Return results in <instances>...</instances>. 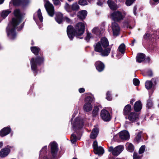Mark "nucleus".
<instances>
[{
	"mask_svg": "<svg viewBox=\"0 0 159 159\" xmlns=\"http://www.w3.org/2000/svg\"><path fill=\"white\" fill-rule=\"evenodd\" d=\"M15 18L12 19V22L10 23L7 28V36L11 39H14L16 35L15 31L16 26L20 22L22 18V14L19 9H16L14 11Z\"/></svg>",
	"mask_w": 159,
	"mask_h": 159,
	"instance_id": "f257e3e1",
	"label": "nucleus"
},
{
	"mask_svg": "<svg viewBox=\"0 0 159 159\" xmlns=\"http://www.w3.org/2000/svg\"><path fill=\"white\" fill-rule=\"evenodd\" d=\"M131 110V106L128 104L126 105L124 108L123 111V114L125 115H128L130 113Z\"/></svg>",
	"mask_w": 159,
	"mask_h": 159,
	"instance_id": "bb28decb",
	"label": "nucleus"
},
{
	"mask_svg": "<svg viewBox=\"0 0 159 159\" xmlns=\"http://www.w3.org/2000/svg\"><path fill=\"white\" fill-rule=\"evenodd\" d=\"M134 0H126L125 4L127 6H130L134 2Z\"/></svg>",
	"mask_w": 159,
	"mask_h": 159,
	"instance_id": "de8ad7c7",
	"label": "nucleus"
},
{
	"mask_svg": "<svg viewBox=\"0 0 159 159\" xmlns=\"http://www.w3.org/2000/svg\"><path fill=\"white\" fill-rule=\"evenodd\" d=\"M124 147L122 145H119L114 148L112 146L108 148V151L111 152L113 155L117 156L123 151Z\"/></svg>",
	"mask_w": 159,
	"mask_h": 159,
	"instance_id": "423d86ee",
	"label": "nucleus"
},
{
	"mask_svg": "<svg viewBox=\"0 0 159 159\" xmlns=\"http://www.w3.org/2000/svg\"><path fill=\"white\" fill-rule=\"evenodd\" d=\"M95 65L97 70L99 72L103 71L105 67L104 64L100 61H96L95 63Z\"/></svg>",
	"mask_w": 159,
	"mask_h": 159,
	"instance_id": "dca6fc26",
	"label": "nucleus"
},
{
	"mask_svg": "<svg viewBox=\"0 0 159 159\" xmlns=\"http://www.w3.org/2000/svg\"><path fill=\"white\" fill-rule=\"evenodd\" d=\"M125 123H126V124H129V123H130V122H128V121H126L125 122Z\"/></svg>",
	"mask_w": 159,
	"mask_h": 159,
	"instance_id": "774afa93",
	"label": "nucleus"
},
{
	"mask_svg": "<svg viewBox=\"0 0 159 159\" xmlns=\"http://www.w3.org/2000/svg\"><path fill=\"white\" fill-rule=\"evenodd\" d=\"M85 25L84 23L79 22L76 24L74 29L72 26L69 25L67 28V33L70 40H72L75 35L82 39L83 37L81 36L84 33Z\"/></svg>",
	"mask_w": 159,
	"mask_h": 159,
	"instance_id": "f03ea898",
	"label": "nucleus"
},
{
	"mask_svg": "<svg viewBox=\"0 0 159 159\" xmlns=\"http://www.w3.org/2000/svg\"><path fill=\"white\" fill-rule=\"evenodd\" d=\"M153 103L152 101L150 99L148 100L147 107L148 108H150L152 107Z\"/></svg>",
	"mask_w": 159,
	"mask_h": 159,
	"instance_id": "79ce46f5",
	"label": "nucleus"
},
{
	"mask_svg": "<svg viewBox=\"0 0 159 159\" xmlns=\"http://www.w3.org/2000/svg\"><path fill=\"white\" fill-rule=\"evenodd\" d=\"M106 99L108 101H111L112 100V98L111 95V92L108 91L106 93Z\"/></svg>",
	"mask_w": 159,
	"mask_h": 159,
	"instance_id": "58836bf2",
	"label": "nucleus"
},
{
	"mask_svg": "<svg viewBox=\"0 0 159 159\" xmlns=\"http://www.w3.org/2000/svg\"><path fill=\"white\" fill-rule=\"evenodd\" d=\"M85 103L84 106V110L87 112L91 111L93 108L91 102L93 101V98L90 96L87 97L85 100Z\"/></svg>",
	"mask_w": 159,
	"mask_h": 159,
	"instance_id": "6e6552de",
	"label": "nucleus"
},
{
	"mask_svg": "<svg viewBox=\"0 0 159 159\" xmlns=\"http://www.w3.org/2000/svg\"><path fill=\"white\" fill-rule=\"evenodd\" d=\"M38 16L41 22H42L43 20V17L42 15V13L40 9H39L37 11Z\"/></svg>",
	"mask_w": 159,
	"mask_h": 159,
	"instance_id": "e433bc0d",
	"label": "nucleus"
},
{
	"mask_svg": "<svg viewBox=\"0 0 159 159\" xmlns=\"http://www.w3.org/2000/svg\"><path fill=\"white\" fill-rule=\"evenodd\" d=\"M111 29L114 36L119 35L120 32V28L116 22L111 23Z\"/></svg>",
	"mask_w": 159,
	"mask_h": 159,
	"instance_id": "f8f14e48",
	"label": "nucleus"
},
{
	"mask_svg": "<svg viewBox=\"0 0 159 159\" xmlns=\"http://www.w3.org/2000/svg\"><path fill=\"white\" fill-rule=\"evenodd\" d=\"M51 148V152L52 157H44L43 158H41V154L43 151H46L47 149V146H44L40 152V159H54L56 156L58 149L57 144L54 142L50 143V144Z\"/></svg>",
	"mask_w": 159,
	"mask_h": 159,
	"instance_id": "20e7f679",
	"label": "nucleus"
},
{
	"mask_svg": "<svg viewBox=\"0 0 159 159\" xmlns=\"http://www.w3.org/2000/svg\"><path fill=\"white\" fill-rule=\"evenodd\" d=\"M100 42L104 48H107L109 45L108 40L105 37L102 38Z\"/></svg>",
	"mask_w": 159,
	"mask_h": 159,
	"instance_id": "a878e982",
	"label": "nucleus"
},
{
	"mask_svg": "<svg viewBox=\"0 0 159 159\" xmlns=\"http://www.w3.org/2000/svg\"><path fill=\"white\" fill-rule=\"evenodd\" d=\"M157 79L156 78L152 79L151 81H147L145 84V86L146 88L148 89H150L152 86V82H153L155 84H156V80Z\"/></svg>",
	"mask_w": 159,
	"mask_h": 159,
	"instance_id": "f3484780",
	"label": "nucleus"
},
{
	"mask_svg": "<svg viewBox=\"0 0 159 159\" xmlns=\"http://www.w3.org/2000/svg\"><path fill=\"white\" fill-rule=\"evenodd\" d=\"M98 129L97 127H95L93 129L90 135V138L91 139H94L96 138L98 134Z\"/></svg>",
	"mask_w": 159,
	"mask_h": 159,
	"instance_id": "4be33fe9",
	"label": "nucleus"
},
{
	"mask_svg": "<svg viewBox=\"0 0 159 159\" xmlns=\"http://www.w3.org/2000/svg\"><path fill=\"white\" fill-rule=\"evenodd\" d=\"M147 75L150 76H152L153 75V74L152 71L150 70H148L147 73Z\"/></svg>",
	"mask_w": 159,
	"mask_h": 159,
	"instance_id": "864d4df0",
	"label": "nucleus"
},
{
	"mask_svg": "<svg viewBox=\"0 0 159 159\" xmlns=\"http://www.w3.org/2000/svg\"><path fill=\"white\" fill-rule=\"evenodd\" d=\"M91 37V34L90 33L87 32V35L85 38V39L87 41H89Z\"/></svg>",
	"mask_w": 159,
	"mask_h": 159,
	"instance_id": "49530a36",
	"label": "nucleus"
},
{
	"mask_svg": "<svg viewBox=\"0 0 159 159\" xmlns=\"http://www.w3.org/2000/svg\"><path fill=\"white\" fill-rule=\"evenodd\" d=\"M150 35L148 32H146L143 36V38L144 39L148 40L149 39Z\"/></svg>",
	"mask_w": 159,
	"mask_h": 159,
	"instance_id": "c03bdc74",
	"label": "nucleus"
},
{
	"mask_svg": "<svg viewBox=\"0 0 159 159\" xmlns=\"http://www.w3.org/2000/svg\"><path fill=\"white\" fill-rule=\"evenodd\" d=\"M135 101V99H132L130 100V102L131 104H133V102Z\"/></svg>",
	"mask_w": 159,
	"mask_h": 159,
	"instance_id": "bf43d9fd",
	"label": "nucleus"
},
{
	"mask_svg": "<svg viewBox=\"0 0 159 159\" xmlns=\"http://www.w3.org/2000/svg\"><path fill=\"white\" fill-rule=\"evenodd\" d=\"M79 3L81 5L84 6L88 4V2L86 0H80Z\"/></svg>",
	"mask_w": 159,
	"mask_h": 159,
	"instance_id": "a19ab883",
	"label": "nucleus"
},
{
	"mask_svg": "<svg viewBox=\"0 0 159 159\" xmlns=\"http://www.w3.org/2000/svg\"><path fill=\"white\" fill-rule=\"evenodd\" d=\"M139 118V114L134 112H130L125 117L126 119H128L132 122L137 121Z\"/></svg>",
	"mask_w": 159,
	"mask_h": 159,
	"instance_id": "1a4fd4ad",
	"label": "nucleus"
},
{
	"mask_svg": "<svg viewBox=\"0 0 159 159\" xmlns=\"http://www.w3.org/2000/svg\"><path fill=\"white\" fill-rule=\"evenodd\" d=\"M142 106L141 102L140 101L136 102L134 105V110L136 111H139L141 110Z\"/></svg>",
	"mask_w": 159,
	"mask_h": 159,
	"instance_id": "412c9836",
	"label": "nucleus"
},
{
	"mask_svg": "<svg viewBox=\"0 0 159 159\" xmlns=\"http://www.w3.org/2000/svg\"><path fill=\"white\" fill-rule=\"evenodd\" d=\"M29 3V0H15L13 3L16 6H25Z\"/></svg>",
	"mask_w": 159,
	"mask_h": 159,
	"instance_id": "2eb2a0df",
	"label": "nucleus"
},
{
	"mask_svg": "<svg viewBox=\"0 0 159 159\" xmlns=\"http://www.w3.org/2000/svg\"><path fill=\"white\" fill-rule=\"evenodd\" d=\"M44 2V7L48 15L51 16H53L54 12L53 5L49 2L48 0H45Z\"/></svg>",
	"mask_w": 159,
	"mask_h": 159,
	"instance_id": "0eeeda50",
	"label": "nucleus"
},
{
	"mask_svg": "<svg viewBox=\"0 0 159 159\" xmlns=\"http://www.w3.org/2000/svg\"><path fill=\"white\" fill-rule=\"evenodd\" d=\"M98 108L97 106H95L92 112V114L93 116H96L98 115Z\"/></svg>",
	"mask_w": 159,
	"mask_h": 159,
	"instance_id": "c9c22d12",
	"label": "nucleus"
},
{
	"mask_svg": "<svg viewBox=\"0 0 159 159\" xmlns=\"http://www.w3.org/2000/svg\"><path fill=\"white\" fill-rule=\"evenodd\" d=\"M10 150L8 148H3L0 152V156L3 157L7 156L9 153Z\"/></svg>",
	"mask_w": 159,
	"mask_h": 159,
	"instance_id": "393cba45",
	"label": "nucleus"
},
{
	"mask_svg": "<svg viewBox=\"0 0 159 159\" xmlns=\"http://www.w3.org/2000/svg\"><path fill=\"white\" fill-rule=\"evenodd\" d=\"M63 21H65L68 23H71L72 22L71 20L67 16H65L64 17Z\"/></svg>",
	"mask_w": 159,
	"mask_h": 159,
	"instance_id": "37998d69",
	"label": "nucleus"
},
{
	"mask_svg": "<svg viewBox=\"0 0 159 159\" xmlns=\"http://www.w3.org/2000/svg\"><path fill=\"white\" fill-rule=\"evenodd\" d=\"M103 1H98L97 2V4L100 6H101L102 5H103Z\"/></svg>",
	"mask_w": 159,
	"mask_h": 159,
	"instance_id": "6e6d98bb",
	"label": "nucleus"
},
{
	"mask_svg": "<svg viewBox=\"0 0 159 159\" xmlns=\"http://www.w3.org/2000/svg\"><path fill=\"white\" fill-rule=\"evenodd\" d=\"M4 0H0V4H2L4 2Z\"/></svg>",
	"mask_w": 159,
	"mask_h": 159,
	"instance_id": "680f3d73",
	"label": "nucleus"
},
{
	"mask_svg": "<svg viewBox=\"0 0 159 159\" xmlns=\"http://www.w3.org/2000/svg\"><path fill=\"white\" fill-rule=\"evenodd\" d=\"M94 150L95 153L99 155H102L104 152L103 148L101 147H98Z\"/></svg>",
	"mask_w": 159,
	"mask_h": 159,
	"instance_id": "c756f323",
	"label": "nucleus"
},
{
	"mask_svg": "<svg viewBox=\"0 0 159 159\" xmlns=\"http://www.w3.org/2000/svg\"><path fill=\"white\" fill-rule=\"evenodd\" d=\"M44 59L43 57L38 56L35 58H32L30 60L31 69L35 75H36L38 70L37 66L40 65L43 62Z\"/></svg>",
	"mask_w": 159,
	"mask_h": 159,
	"instance_id": "7ed1b4c3",
	"label": "nucleus"
},
{
	"mask_svg": "<svg viewBox=\"0 0 159 159\" xmlns=\"http://www.w3.org/2000/svg\"><path fill=\"white\" fill-rule=\"evenodd\" d=\"M111 19L114 22H120L124 19L125 15L119 11H114L111 14Z\"/></svg>",
	"mask_w": 159,
	"mask_h": 159,
	"instance_id": "39448f33",
	"label": "nucleus"
},
{
	"mask_svg": "<svg viewBox=\"0 0 159 159\" xmlns=\"http://www.w3.org/2000/svg\"><path fill=\"white\" fill-rule=\"evenodd\" d=\"M125 46L124 43L121 44L118 48V51L121 53V54H124L125 52Z\"/></svg>",
	"mask_w": 159,
	"mask_h": 159,
	"instance_id": "473e14b6",
	"label": "nucleus"
},
{
	"mask_svg": "<svg viewBox=\"0 0 159 159\" xmlns=\"http://www.w3.org/2000/svg\"><path fill=\"white\" fill-rule=\"evenodd\" d=\"M135 40L134 39V41L132 42V46L134 45V43L135 42Z\"/></svg>",
	"mask_w": 159,
	"mask_h": 159,
	"instance_id": "0e129e2a",
	"label": "nucleus"
},
{
	"mask_svg": "<svg viewBox=\"0 0 159 159\" xmlns=\"http://www.w3.org/2000/svg\"><path fill=\"white\" fill-rule=\"evenodd\" d=\"M79 90L80 93H83L84 92L85 90L84 88H81L79 89Z\"/></svg>",
	"mask_w": 159,
	"mask_h": 159,
	"instance_id": "4d7b16f0",
	"label": "nucleus"
},
{
	"mask_svg": "<svg viewBox=\"0 0 159 159\" xmlns=\"http://www.w3.org/2000/svg\"><path fill=\"white\" fill-rule=\"evenodd\" d=\"M31 50L32 52L35 55H38L40 49L39 48L36 47H31Z\"/></svg>",
	"mask_w": 159,
	"mask_h": 159,
	"instance_id": "f704fd0d",
	"label": "nucleus"
},
{
	"mask_svg": "<svg viewBox=\"0 0 159 159\" xmlns=\"http://www.w3.org/2000/svg\"><path fill=\"white\" fill-rule=\"evenodd\" d=\"M153 1L155 2H157L159 0H153Z\"/></svg>",
	"mask_w": 159,
	"mask_h": 159,
	"instance_id": "338daca9",
	"label": "nucleus"
},
{
	"mask_svg": "<svg viewBox=\"0 0 159 159\" xmlns=\"http://www.w3.org/2000/svg\"><path fill=\"white\" fill-rule=\"evenodd\" d=\"M102 119L105 121H109L111 119V116L109 112L105 109H102L100 113Z\"/></svg>",
	"mask_w": 159,
	"mask_h": 159,
	"instance_id": "9d476101",
	"label": "nucleus"
},
{
	"mask_svg": "<svg viewBox=\"0 0 159 159\" xmlns=\"http://www.w3.org/2000/svg\"><path fill=\"white\" fill-rule=\"evenodd\" d=\"M137 10V7L136 6H135L134 8L133 11H134V13L135 15H136V11Z\"/></svg>",
	"mask_w": 159,
	"mask_h": 159,
	"instance_id": "13d9d810",
	"label": "nucleus"
},
{
	"mask_svg": "<svg viewBox=\"0 0 159 159\" xmlns=\"http://www.w3.org/2000/svg\"><path fill=\"white\" fill-rule=\"evenodd\" d=\"M133 159H141L140 156H139L138 154L134 152L133 154Z\"/></svg>",
	"mask_w": 159,
	"mask_h": 159,
	"instance_id": "8fccbe9b",
	"label": "nucleus"
},
{
	"mask_svg": "<svg viewBox=\"0 0 159 159\" xmlns=\"http://www.w3.org/2000/svg\"><path fill=\"white\" fill-rule=\"evenodd\" d=\"M147 60H148V61H150V58L149 57H147L146 58Z\"/></svg>",
	"mask_w": 159,
	"mask_h": 159,
	"instance_id": "69168bd1",
	"label": "nucleus"
},
{
	"mask_svg": "<svg viewBox=\"0 0 159 159\" xmlns=\"http://www.w3.org/2000/svg\"><path fill=\"white\" fill-rule=\"evenodd\" d=\"M145 58V55L144 54L139 53L137 54L136 57V60L137 61L140 63L144 61Z\"/></svg>",
	"mask_w": 159,
	"mask_h": 159,
	"instance_id": "b1692460",
	"label": "nucleus"
},
{
	"mask_svg": "<svg viewBox=\"0 0 159 159\" xmlns=\"http://www.w3.org/2000/svg\"><path fill=\"white\" fill-rule=\"evenodd\" d=\"M24 25L22 24L20 26V28L18 29V30H20L23 27Z\"/></svg>",
	"mask_w": 159,
	"mask_h": 159,
	"instance_id": "052dcab7",
	"label": "nucleus"
},
{
	"mask_svg": "<svg viewBox=\"0 0 159 159\" xmlns=\"http://www.w3.org/2000/svg\"><path fill=\"white\" fill-rule=\"evenodd\" d=\"M54 4L55 5H58L60 3V2L59 0H52Z\"/></svg>",
	"mask_w": 159,
	"mask_h": 159,
	"instance_id": "603ef678",
	"label": "nucleus"
},
{
	"mask_svg": "<svg viewBox=\"0 0 159 159\" xmlns=\"http://www.w3.org/2000/svg\"><path fill=\"white\" fill-rule=\"evenodd\" d=\"M93 147L94 149L98 147V143L96 141H95L93 143Z\"/></svg>",
	"mask_w": 159,
	"mask_h": 159,
	"instance_id": "3c124183",
	"label": "nucleus"
},
{
	"mask_svg": "<svg viewBox=\"0 0 159 159\" xmlns=\"http://www.w3.org/2000/svg\"><path fill=\"white\" fill-rule=\"evenodd\" d=\"M83 119H81L79 117H77L75 119L73 126L75 128L80 129L83 126Z\"/></svg>",
	"mask_w": 159,
	"mask_h": 159,
	"instance_id": "ddd939ff",
	"label": "nucleus"
},
{
	"mask_svg": "<svg viewBox=\"0 0 159 159\" xmlns=\"http://www.w3.org/2000/svg\"><path fill=\"white\" fill-rule=\"evenodd\" d=\"M3 143L2 142H0V148L2 146Z\"/></svg>",
	"mask_w": 159,
	"mask_h": 159,
	"instance_id": "e2e57ef3",
	"label": "nucleus"
},
{
	"mask_svg": "<svg viewBox=\"0 0 159 159\" xmlns=\"http://www.w3.org/2000/svg\"><path fill=\"white\" fill-rule=\"evenodd\" d=\"M124 26L127 28H131L130 26L127 22H125L124 23Z\"/></svg>",
	"mask_w": 159,
	"mask_h": 159,
	"instance_id": "5fc2aeb1",
	"label": "nucleus"
},
{
	"mask_svg": "<svg viewBox=\"0 0 159 159\" xmlns=\"http://www.w3.org/2000/svg\"><path fill=\"white\" fill-rule=\"evenodd\" d=\"M55 19L57 23L61 24L63 21L64 17L63 15L61 13H58L57 14Z\"/></svg>",
	"mask_w": 159,
	"mask_h": 159,
	"instance_id": "aec40b11",
	"label": "nucleus"
},
{
	"mask_svg": "<svg viewBox=\"0 0 159 159\" xmlns=\"http://www.w3.org/2000/svg\"><path fill=\"white\" fill-rule=\"evenodd\" d=\"M77 138L76 136L73 134H71V142L73 143H75L76 141Z\"/></svg>",
	"mask_w": 159,
	"mask_h": 159,
	"instance_id": "4c0bfd02",
	"label": "nucleus"
},
{
	"mask_svg": "<svg viewBox=\"0 0 159 159\" xmlns=\"http://www.w3.org/2000/svg\"><path fill=\"white\" fill-rule=\"evenodd\" d=\"M119 137L123 141H126L129 139L130 135L128 131L124 130L120 132Z\"/></svg>",
	"mask_w": 159,
	"mask_h": 159,
	"instance_id": "4468645a",
	"label": "nucleus"
},
{
	"mask_svg": "<svg viewBox=\"0 0 159 159\" xmlns=\"http://www.w3.org/2000/svg\"><path fill=\"white\" fill-rule=\"evenodd\" d=\"M107 3L111 9L114 10L116 9V5L111 0H108L107 1Z\"/></svg>",
	"mask_w": 159,
	"mask_h": 159,
	"instance_id": "cd10ccee",
	"label": "nucleus"
},
{
	"mask_svg": "<svg viewBox=\"0 0 159 159\" xmlns=\"http://www.w3.org/2000/svg\"><path fill=\"white\" fill-rule=\"evenodd\" d=\"M134 84L136 86L138 85L139 84V81L137 79L134 78L133 80Z\"/></svg>",
	"mask_w": 159,
	"mask_h": 159,
	"instance_id": "09e8293b",
	"label": "nucleus"
},
{
	"mask_svg": "<svg viewBox=\"0 0 159 159\" xmlns=\"http://www.w3.org/2000/svg\"><path fill=\"white\" fill-rule=\"evenodd\" d=\"M87 14V12L86 11L82 10L78 12L77 16L79 18L83 20L85 19Z\"/></svg>",
	"mask_w": 159,
	"mask_h": 159,
	"instance_id": "5701e85b",
	"label": "nucleus"
},
{
	"mask_svg": "<svg viewBox=\"0 0 159 159\" xmlns=\"http://www.w3.org/2000/svg\"><path fill=\"white\" fill-rule=\"evenodd\" d=\"M141 132H139L136 137H135L134 140L136 141V142H138L141 139Z\"/></svg>",
	"mask_w": 159,
	"mask_h": 159,
	"instance_id": "ea45409f",
	"label": "nucleus"
},
{
	"mask_svg": "<svg viewBox=\"0 0 159 159\" xmlns=\"http://www.w3.org/2000/svg\"><path fill=\"white\" fill-rule=\"evenodd\" d=\"M94 50L95 51L100 53L102 48L100 42H98L95 45H94Z\"/></svg>",
	"mask_w": 159,
	"mask_h": 159,
	"instance_id": "7c9ffc66",
	"label": "nucleus"
},
{
	"mask_svg": "<svg viewBox=\"0 0 159 159\" xmlns=\"http://www.w3.org/2000/svg\"><path fill=\"white\" fill-rule=\"evenodd\" d=\"M66 11L69 12H71L72 11H77L79 10V6L77 3L73 4L71 6L66 4L65 7Z\"/></svg>",
	"mask_w": 159,
	"mask_h": 159,
	"instance_id": "9b49d317",
	"label": "nucleus"
},
{
	"mask_svg": "<svg viewBox=\"0 0 159 159\" xmlns=\"http://www.w3.org/2000/svg\"><path fill=\"white\" fill-rule=\"evenodd\" d=\"M11 129L9 127H5L0 131V135L1 137L5 136L8 134L11 131Z\"/></svg>",
	"mask_w": 159,
	"mask_h": 159,
	"instance_id": "a211bd4d",
	"label": "nucleus"
},
{
	"mask_svg": "<svg viewBox=\"0 0 159 159\" xmlns=\"http://www.w3.org/2000/svg\"><path fill=\"white\" fill-rule=\"evenodd\" d=\"M11 11L9 10H5L2 11L1 13V16L3 18H5L11 12Z\"/></svg>",
	"mask_w": 159,
	"mask_h": 159,
	"instance_id": "2f4dec72",
	"label": "nucleus"
},
{
	"mask_svg": "<svg viewBox=\"0 0 159 159\" xmlns=\"http://www.w3.org/2000/svg\"><path fill=\"white\" fill-rule=\"evenodd\" d=\"M111 48H106L104 50L102 49L101 52H100V54L102 56H107L108 55L110 52Z\"/></svg>",
	"mask_w": 159,
	"mask_h": 159,
	"instance_id": "c85d7f7f",
	"label": "nucleus"
},
{
	"mask_svg": "<svg viewBox=\"0 0 159 159\" xmlns=\"http://www.w3.org/2000/svg\"><path fill=\"white\" fill-rule=\"evenodd\" d=\"M92 31L96 35L100 36L103 32V29L98 27H95L92 30Z\"/></svg>",
	"mask_w": 159,
	"mask_h": 159,
	"instance_id": "6ab92c4d",
	"label": "nucleus"
},
{
	"mask_svg": "<svg viewBox=\"0 0 159 159\" xmlns=\"http://www.w3.org/2000/svg\"><path fill=\"white\" fill-rule=\"evenodd\" d=\"M145 146L144 145L142 146L140 148L139 150V153L140 154L143 153L144 151Z\"/></svg>",
	"mask_w": 159,
	"mask_h": 159,
	"instance_id": "a18cd8bd",
	"label": "nucleus"
},
{
	"mask_svg": "<svg viewBox=\"0 0 159 159\" xmlns=\"http://www.w3.org/2000/svg\"><path fill=\"white\" fill-rule=\"evenodd\" d=\"M126 148L127 150L130 152H133L134 150V147L131 143H127L126 145Z\"/></svg>",
	"mask_w": 159,
	"mask_h": 159,
	"instance_id": "72a5a7b5",
	"label": "nucleus"
}]
</instances>
